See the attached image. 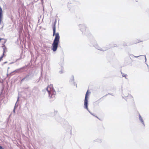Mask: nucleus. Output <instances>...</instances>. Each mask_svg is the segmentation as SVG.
Segmentation results:
<instances>
[{
    "instance_id": "obj_24",
    "label": "nucleus",
    "mask_w": 149,
    "mask_h": 149,
    "mask_svg": "<svg viewBox=\"0 0 149 149\" xmlns=\"http://www.w3.org/2000/svg\"><path fill=\"white\" fill-rule=\"evenodd\" d=\"M96 117H97V118H98L96 116Z\"/></svg>"
},
{
    "instance_id": "obj_23",
    "label": "nucleus",
    "mask_w": 149,
    "mask_h": 149,
    "mask_svg": "<svg viewBox=\"0 0 149 149\" xmlns=\"http://www.w3.org/2000/svg\"><path fill=\"white\" fill-rule=\"evenodd\" d=\"M42 1H43V0H41Z\"/></svg>"
},
{
    "instance_id": "obj_6",
    "label": "nucleus",
    "mask_w": 149,
    "mask_h": 149,
    "mask_svg": "<svg viewBox=\"0 0 149 149\" xmlns=\"http://www.w3.org/2000/svg\"><path fill=\"white\" fill-rule=\"evenodd\" d=\"M80 29L82 32L85 30L86 27L84 24H81L79 25Z\"/></svg>"
},
{
    "instance_id": "obj_9",
    "label": "nucleus",
    "mask_w": 149,
    "mask_h": 149,
    "mask_svg": "<svg viewBox=\"0 0 149 149\" xmlns=\"http://www.w3.org/2000/svg\"><path fill=\"white\" fill-rule=\"evenodd\" d=\"M26 67H27L26 66H24L23 68H20L19 70H15V71H16L17 72H18L20 70H24V69H26Z\"/></svg>"
},
{
    "instance_id": "obj_12",
    "label": "nucleus",
    "mask_w": 149,
    "mask_h": 149,
    "mask_svg": "<svg viewBox=\"0 0 149 149\" xmlns=\"http://www.w3.org/2000/svg\"><path fill=\"white\" fill-rule=\"evenodd\" d=\"M72 79H71L70 80V82H71L72 83H74V77L73 76H72Z\"/></svg>"
},
{
    "instance_id": "obj_14",
    "label": "nucleus",
    "mask_w": 149,
    "mask_h": 149,
    "mask_svg": "<svg viewBox=\"0 0 149 149\" xmlns=\"http://www.w3.org/2000/svg\"><path fill=\"white\" fill-rule=\"evenodd\" d=\"M122 76L124 77H126V76H127V74H122Z\"/></svg>"
},
{
    "instance_id": "obj_4",
    "label": "nucleus",
    "mask_w": 149,
    "mask_h": 149,
    "mask_svg": "<svg viewBox=\"0 0 149 149\" xmlns=\"http://www.w3.org/2000/svg\"><path fill=\"white\" fill-rule=\"evenodd\" d=\"M32 77L31 76L30 74L27 75L26 77L23 78L21 81V83L24 80H25L26 81H28L31 79Z\"/></svg>"
},
{
    "instance_id": "obj_5",
    "label": "nucleus",
    "mask_w": 149,
    "mask_h": 149,
    "mask_svg": "<svg viewBox=\"0 0 149 149\" xmlns=\"http://www.w3.org/2000/svg\"><path fill=\"white\" fill-rule=\"evenodd\" d=\"M94 46L98 50H100V51H106L107 49V48H105L103 47V48H101L100 47H99L97 45L95 44L94 45Z\"/></svg>"
},
{
    "instance_id": "obj_20",
    "label": "nucleus",
    "mask_w": 149,
    "mask_h": 149,
    "mask_svg": "<svg viewBox=\"0 0 149 149\" xmlns=\"http://www.w3.org/2000/svg\"><path fill=\"white\" fill-rule=\"evenodd\" d=\"M7 63V62H5L3 63V64H6V63Z\"/></svg>"
},
{
    "instance_id": "obj_11",
    "label": "nucleus",
    "mask_w": 149,
    "mask_h": 149,
    "mask_svg": "<svg viewBox=\"0 0 149 149\" xmlns=\"http://www.w3.org/2000/svg\"><path fill=\"white\" fill-rule=\"evenodd\" d=\"M18 100H19V98H18V99H17V100L16 102V103H15V107H14V109H15V108H16V107H17L18 106V104H17V101H18Z\"/></svg>"
},
{
    "instance_id": "obj_15",
    "label": "nucleus",
    "mask_w": 149,
    "mask_h": 149,
    "mask_svg": "<svg viewBox=\"0 0 149 149\" xmlns=\"http://www.w3.org/2000/svg\"><path fill=\"white\" fill-rule=\"evenodd\" d=\"M59 72L61 74L63 73V71L62 70H61V71H60Z\"/></svg>"
},
{
    "instance_id": "obj_22",
    "label": "nucleus",
    "mask_w": 149,
    "mask_h": 149,
    "mask_svg": "<svg viewBox=\"0 0 149 149\" xmlns=\"http://www.w3.org/2000/svg\"><path fill=\"white\" fill-rule=\"evenodd\" d=\"M147 64V66L148 67V65L147 64Z\"/></svg>"
},
{
    "instance_id": "obj_16",
    "label": "nucleus",
    "mask_w": 149,
    "mask_h": 149,
    "mask_svg": "<svg viewBox=\"0 0 149 149\" xmlns=\"http://www.w3.org/2000/svg\"><path fill=\"white\" fill-rule=\"evenodd\" d=\"M127 98H128V97H130V98L132 97H132L130 95L128 96H127Z\"/></svg>"
},
{
    "instance_id": "obj_19",
    "label": "nucleus",
    "mask_w": 149,
    "mask_h": 149,
    "mask_svg": "<svg viewBox=\"0 0 149 149\" xmlns=\"http://www.w3.org/2000/svg\"><path fill=\"white\" fill-rule=\"evenodd\" d=\"M13 112L14 113H15V109H14H14H13Z\"/></svg>"
},
{
    "instance_id": "obj_18",
    "label": "nucleus",
    "mask_w": 149,
    "mask_h": 149,
    "mask_svg": "<svg viewBox=\"0 0 149 149\" xmlns=\"http://www.w3.org/2000/svg\"><path fill=\"white\" fill-rule=\"evenodd\" d=\"M74 85L75 86H76V87H77V84H74Z\"/></svg>"
},
{
    "instance_id": "obj_2",
    "label": "nucleus",
    "mask_w": 149,
    "mask_h": 149,
    "mask_svg": "<svg viewBox=\"0 0 149 149\" xmlns=\"http://www.w3.org/2000/svg\"><path fill=\"white\" fill-rule=\"evenodd\" d=\"M46 91L48 93L49 96L50 98H54L55 97L56 92L52 87V85H50L46 89Z\"/></svg>"
},
{
    "instance_id": "obj_17",
    "label": "nucleus",
    "mask_w": 149,
    "mask_h": 149,
    "mask_svg": "<svg viewBox=\"0 0 149 149\" xmlns=\"http://www.w3.org/2000/svg\"><path fill=\"white\" fill-rule=\"evenodd\" d=\"M0 149H3V148L1 146H0Z\"/></svg>"
},
{
    "instance_id": "obj_10",
    "label": "nucleus",
    "mask_w": 149,
    "mask_h": 149,
    "mask_svg": "<svg viewBox=\"0 0 149 149\" xmlns=\"http://www.w3.org/2000/svg\"><path fill=\"white\" fill-rule=\"evenodd\" d=\"M38 91V88L36 87H35L33 88V91L35 92L34 91Z\"/></svg>"
},
{
    "instance_id": "obj_8",
    "label": "nucleus",
    "mask_w": 149,
    "mask_h": 149,
    "mask_svg": "<svg viewBox=\"0 0 149 149\" xmlns=\"http://www.w3.org/2000/svg\"><path fill=\"white\" fill-rule=\"evenodd\" d=\"M139 120H140V121L142 123V124L144 126L145 124H144L143 120V119H142V118L141 117V115L140 114H139Z\"/></svg>"
},
{
    "instance_id": "obj_3",
    "label": "nucleus",
    "mask_w": 149,
    "mask_h": 149,
    "mask_svg": "<svg viewBox=\"0 0 149 149\" xmlns=\"http://www.w3.org/2000/svg\"><path fill=\"white\" fill-rule=\"evenodd\" d=\"M88 90L87 91L85 95L84 105V107L85 109H86L88 111L91 113V114L93 115V114L91 113L88 110Z\"/></svg>"
},
{
    "instance_id": "obj_7",
    "label": "nucleus",
    "mask_w": 149,
    "mask_h": 149,
    "mask_svg": "<svg viewBox=\"0 0 149 149\" xmlns=\"http://www.w3.org/2000/svg\"><path fill=\"white\" fill-rule=\"evenodd\" d=\"M2 47L3 48V54L0 57V61L2 59V58L3 57V56L4 55V53L5 52V49L6 48V47H5V45L4 44H3L2 45Z\"/></svg>"
},
{
    "instance_id": "obj_1",
    "label": "nucleus",
    "mask_w": 149,
    "mask_h": 149,
    "mask_svg": "<svg viewBox=\"0 0 149 149\" xmlns=\"http://www.w3.org/2000/svg\"><path fill=\"white\" fill-rule=\"evenodd\" d=\"M53 35L54 36L55 35V37L52 44V50L54 52L56 51L58 47V43L59 42L60 36L58 33H55L56 32V23L54 24L53 26Z\"/></svg>"
},
{
    "instance_id": "obj_21",
    "label": "nucleus",
    "mask_w": 149,
    "mask_h": 149,
    "mask_svg": "<svg viewBox=\"0 0 149 149\" xmlns=\"http://www.w3.org/2000/svg\"><path fill=\"white\" fill-rule=\"evenodd\" d=\"M6 42V41L4 40V43H5V42Z\"/></svg>"
},
{
    "instance_id": "obj_13",
    "label": "nucleus",
    "mask_w": 149,
    "mask_h": 149,
    "mask_svg": "<svg viewBox=\"0 0 149 149\" xmlns=\"http://www.w3.org/2000/svg\"><path fill=\"white\" fill-rule=\"evenodd\" d=\"M141 56H141H134V57H135L136 58H137L138 57H139V56ZM141 56H144L145 59V62H146V56H144V55H141Z\"/></svg>"
}]
</instances>
